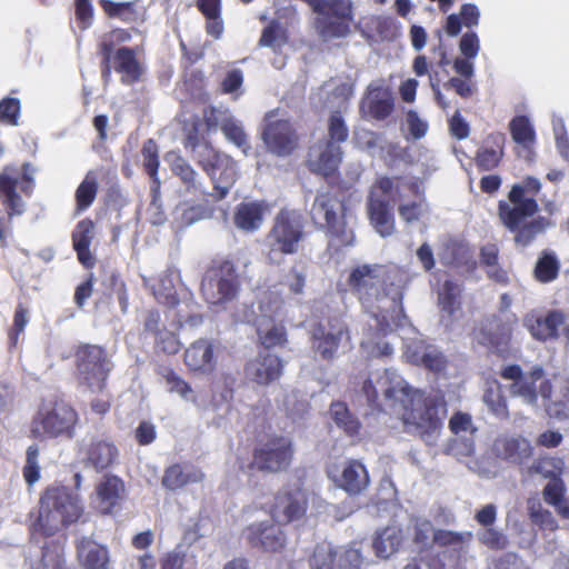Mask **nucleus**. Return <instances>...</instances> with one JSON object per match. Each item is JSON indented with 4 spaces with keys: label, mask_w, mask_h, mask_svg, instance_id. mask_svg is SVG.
Wrapping results in <instances>:
<instances>
[{
    "label": "nucleus",
    "mask_w": 569,
    "mask_h": 569,
    "mask_svg": "<svg viewBox=\"0 0 569 569\" xmlns=\"http://www.w3.org/2000/svg\"><path fill=\"white\" fill-rule=\"evenodd\" d=\"M506 137L501 132H491L477 150L475 162L480 171H491L499 167L505 154Z\"/></svg>",
    "instance_id": "29"
},
{
    "label": "nucleus",
    "mask_w": 569,
    "mask_h": 569,
    "mask_svg": "<svg viewBox=\"0 0 569 569\" xmlns=\"http://www.w3.org/2000/svg\"><path fill=\"white\" fill-rule=\"evenodd\" d=\"M82 513L83 507L79 497L69 488L49 486L40 496L38 516L30 526V532L43 538L52 537L77 522Z\"/></svg>",
    "instance_id": "3"
},
{
    "label": "nucleus",
    "mask_w": 569,
    "mask_h": 569,
    "mask_svg": "<svg viewBox=\"0 0 569 569\" xmlns=\"http://www.w3.org/2000/svg\"><path fill=\"white\" fill-rule=\"evenodd\" d=\"M247 545L266 553H281L287 547V533L278 522L259 521L247 526L241 533Z\"/></svg>",
    "instance_id": "17"
},
{
    "label": "nucleus",
    "mask_w": 569,
    "mask_h": 569,
    "mask_svg": "<svg viewBox=\"0 0 569 569\" xmlns=\"http://www.w3.org/2000/svg\"><path fill=\"white\" fill-rule=\"evenodd\" d=\"M80 456L86 468L101 472L117 463L119 449L112 439L96 436L80 449Z\"/></svg>",
    "instance_id": "22"
},
{
    "label": "nucleus",
    "mask_w": 569,
    "mask_h": 569,
    "mask_svg": "<svg viewBox=\"0 0 569 569\" xmlns=\"http://www.w3.org/2000/svg\"><path fill=\"white\" fill-rule=\"evenodd\" d=\"M472 532H455L446 529H438L433 532V542L439 547H455L461 550L465 543L472 540Z\"/></svg>",
    "instance_id": "55"
},
{
    "label": "nucleus",
    "mask_w": 569,
    "mask_h": 569,
    "mask_svg": "<svg viewBox=\"0 0 569 569\" xmlns=\"http://www.w3.org/2000/svg\"><path fill=\"white\" fill-rule=\"evenodd\" d=\"M113 69L121 74V82L131 84L140 80L142 68L137 60L136 51L129 47H121L112 54Z\"/></svg>",
    "instance_id": "37"
},
{
    "label": "nucleus",
    "mask_w": 569,
    "mask_h": 569,
    "mask_svg": "<svg viewBox=\"0 0 569 569\" xmlns=\"http://www.w3.org/2000/svg\"><path fill=\"white\" fill-rule=\"evenodd\" d=\"M181 349V342L174 332L162 330L154 337V350L168 356L177 355Z\"/></svg>",
    "instance_id": "60"
},
{
    "label": "nucleus",
    "mask_w": 569,
    "mask_h": 569,
    "mask_svg": "<svg viewBox=\"0 0 569 569\" xmlns=\"http://www.w3.org/2000/svg\"><path fill=\"white\" fill-rule=\"evenodd\" d=\"M99 6L109 19H119L128 24L143 21V13L138 9V0L121 2L99 0Z\"/></svg>",
    "instance_id": "41"
},
{
    "label": "nucleus",
    "mask_w": 569,
    "mask_h": 569,
    "mask_svg": "<svg viewBox=\"0 0 569 569\" xmlns=\"http://www.w3.org/2000/svg\"><path fill=\"white\" fill-rule=\"evenodd\" d=\"M99 184L97 174L90 170L86 173L84 179L80 182L74 192L76 210L82 212L94 202L98 193Z\"/></svg>",
    "instance_id": "46"
},
{
    "label": "nucleus",
    "mask_w": 569,
    "mask_h": 569,
    "mask_svg": "<svg viewBox=\"0 0 569 569\" xmlns=\"http://www.w3.org/2000/svg\"><path fill=\"white\" fill-rule=\"evenodd\" d=\"M261 345L266 349L283 347L288 342L287 329L283 325H272L268 330H258Z\"/></svg>",
    "instance_id": "58"
},
{
    "label": "nucleus",
    "mask_w": 569,
    "mask_h": 569,
    "mask_svg": "<svg viewBox=\"0 0 569 569\" xmlns=\"http://www.w3.org/2000/svg\"><path fill=\"white\" fill-rule=\"evenodd\" d=\"M218 343L200 338L184 350L183 362L192 373L211 375L217 367Z\"/></svg>",
    "instance_id": "24"
},
{
    "label": "nucleus",
    "mask_w": 569,
    "mask_h": 569,
    "mask_svg": "<svg viewBox=\"0 0 569 569\" xmlns=\"http://www.w3.org/2000/svg\"><path fill=\"white\" fill-rule=\"evenodd\" d=\"M207 158L199 161V167L212 182V197L216 201L223 200L238 180L236 161L219 150H209Z\"/></svg>",
    "instance_id": "15"
},
{
    "label": "nucleus",
    "mask_w": 569,
    "mask_h": 569,
    "mask_svg": "<svg viewBox=\"0 0 569 569\" xmlns=\"http://www.w3.org/2000/svg\"><path fill=\"white\" fill-rule=\"evenodd\" d=\"M371 31L378 41H395L399 34V26L390 17H376L371 20Z\"/></svg>",
    "instance_id": "53"
},
{
    "label": "nucleus",
    "mask_w": 569,
    "mask_h": 569,
    "mask_svg": "<svg viewBox=\"0 0 569 569\" xmlns=\"http://www.w3.org/2000/svg\"><path fill=\"white\" fill-rule=\"evenodd\" d=\"M210 132L204 128L200 118H194L184 128L182 144L186 150L194 154L197 164L202 158H207L209 150H217L209 140Z\"/></svg>",
    "instance_id": "31"
},
{
    "label": "nucleus",
    "mask_w": 569,
    "mask_h": 569,
    "mask_svg": "<svg viewBox=\"0 0 569 569\" xmlns=\"http://www.w3.org/2000/svg\"><path fill=\"white\" fill-rule=\"evenodd\" d=\"M347 211L343 196L337 190L319 191L310 209L313 224L325 231L329 238V246L337 249L355 243V232L346 221Z\"/></svg>",
    "instance_id": "5"
},
{
    "label": "nucleus",
    "mask_w": 569,
    "mask_h": 569,
    "mask_svg": "<svg viewBox=\"0 0 569 569\" xmlns=\"http://www.w3.org/2000/svg\"><path fill=\"white\" fill-rule=\"evenodd\" d=\"M327 476L337 488L349 496L361 495L370 485L366 466L357 459H349L341 467L336 463L329 466Z\"/></svg>",
    "instance_id": "19"
},
{
    "label": "nucleus",
    "mask_w": 569,
    "mask_h": 569,
    "mask_svg": "<svg viewBox=\"0 0 569 569\" xmlns=\"http://www.w3.org/2000/svg\"><path fill=\"white\" fill-rule=\"evenodd\" d=\"M492 450L498 458L518 465L532 455L529 441L522 437H498L493 442Z\"/></svg>",
    "instance_id": "34"
},
{
    "label": "nucleus",
    "mask_w": 569,
    "mask_h": 569,
    "mask_svg": "<svg viewBox=\"0 0 569 569\" xmlns=\"http://www.w3.org/2000/svg\"><path fill=\"white\" fill-rule=\"evenodd\" d=\"M79 415L64 399H43L30 422V437L40 441L48 439H72L76 436Z\"/></svg>",
    "instance_id": "7"
},
{
    "label": "nucleus",
    "mask_w": 569,
    "mask_h": 569,
    "mask_svg": "<svg viewBox=\"0 0 569 569\" xmlns=\"http://www.w3.org/2000/svg\"><path fill=\"white\" fill-rule=\"evenodd\" d=\"M40 473L39 448L37 445H32L27 448L26 463L22 468V476L29 488L40 479Z\"/></svg>",
    "instance_id": "56"
},
{
    "label": "nucleus",
    "mask_w": 569,
    "mask_h": 569,
    "mask_svg": "<svg viewBox=\"0 0 569 569\" xmlns=\"http://www.w3.org/2000/svg\"><path fill=\"white\" fill-rule=\"evenodd\" d=\"M74 379L79 387L91 392H103L113 370V362L106 347L79 342L72 350Z\"/></svg>",
    "instance_id": "8"
},
{
    "label": "nucleus",
    "mask_w": 569,
    "mask_h": 569,
    "mask_svg": "<svg viewBox=\"0 0 569 569\" xmlns=\"http://www.w3.org/2000/svg\"><path fill=\"white\" fill-rule=\"evenodd\" d=\"M478 541L490 550H503L508 547V537L500 530L489 527L477 533Z\"/></svg>",
    "instance_id": "59"
},
{
    "label": "nucleus",
    "mask_w": 569,
    "mask_h": 569,
    "mask_svg": "<svg viewBox=\"0 0 569 569\" xmlns=\"http://www.w3.org/2000/svg\"><path fill=\"white\" fill-rule=\"evenodd\" d=\"M21 113V103L17 98L6 97L0 100V122L17 126Z\"/></svg>",
    "instance_id": "61"
},
{
    "label": "nucleus",
    "mask_w": 569,
    "mask_h": 569,
    "mask_svg": "<svg viewBox=\"0 0 569 569\" xmlns=\"http://www.w3.org/2000/svg\"><path fill=\"white\" fill-rule=\"evenodd\" d=\"M78 558L84 569H106L108 551L93 540L82 537L76 543Z\"/></svg>",
    "instance_id": "40"
},
{
    "label": "nucleus",
    "mask_w": 569,
    "mask_h": 569,
    "mask_svg": "<svg viewBox=\"0 0 569 569\" xmlns=\"http://www.w3.org/2000/svg\"><path fill=\"white\" fill-rule=\"evenodd\" d=\"M221 131L229 141L234 143L244 152L250 148L247 133L244 132L243 128L233 120H227L226 122H223V124L221 126Z\"/></svg>",
    "instance_id": "62"
},
{
    "label": "nucleus",
    "mask_w": 569,
    "mask_h": 569,
    "mask_svg": "<svg viewBox=\"0 0 569 569\" xmlns=\"http://www.w3.org/2000/svg\"><path fill=\"white\" fill-rule=\"evenodd\" d=\"M308 498L300 488H282L273 497L269 513L274 522L290 523L305 517Z\"/></svg>",
    "instance_id": "18"
},
{
    "label": "nucleus",
    "mask_w": 569,
    "mask_h": 569,
    "mask_svg": "<svg viewBox=\"0 0 569 569\" xmlns=\"http://www.w3.org/2000/svg\"><path fill=\"white\" fill-rule=\"evenodd\" d=\"M461 288L452 280H446L438 293V303L443 313L452 318L461 309Z\"/></svg>",
    "instance_id": "47"
},
{
    "label": "nucleus",
    "mask_w": 569,
    "mask_h": 569,
    "mask_svg": "<svg viewBox=\"0 0 569 569\" xmlns=\"http://www.w3.org/2000/svg\"><path fill=\"white\" fill-rule=\"evenodd\" d=\"M347 286L365 311L375 318L386 310L383 302L387 299H390V308L393 310L402 305V290L387 287L385 267L381 264L363 263L356 266L350 270Z\"/></svg>",
    "instance_id": "4"
},
{
    "label": "nucleus",
    "mask_w": 569,
    "mask_h": 569,
    "mask_svg": "<svg viewBox=\"0 0 569 569\" xmlns=\"http://www.w3.org/2000/svg\"><path fill=\"white\" fill-rule=\"evenodd\" d=\"M560 263L552 252L543 251L535 266V279L541 283H549L557 279Z\"/></svg>",
    "instance_id": "49"
},
{
    "label": "nucleus",
    "mask_w": 569,
    "mask_h": 569,
    "mask_svg": "<svg viewBox=\"0 0 569 569\" xmlns=\"http://www.w3.org/2000/svg\"><path fill=\"white\" fill-rule=\"evenodd\" d=\"M204 478L203 471L196 466L173 463L164 469L161 485L167 490L177 491L187 485L202 482Z\"/></svg>",
    "instance_id": "32"
},
{
    "label": "nucleus",
    "mask_w": 569,
    "mask_h": 569,
    "mask_svg": "<svg viewBox=\"0 0 569 569\" xmlns=\"http://www.w3.org/2000/svg\"><path fill=\"white\" fill-rule=\"evenodd\" d=\"M283 372V362L280 357L270 352H259L254 359L244 366V376L248 380L260 386H268L278 380Z\"/></svg>",
    "instance_id": "25"
},
{
    "label": "nucleus",
    "mask_w": 569,
    "mask_h": 569,
    "mask_svg": "<svg viewBox=\"0 0 569 569\" xmlns=\"http://www.w3.org/2000/svg\"><path fill=\"white\" fill-rule=\"evenodd\" d=\"M403 181L402 176L396 177H380L377 179L371 188L367 202V211L370 223L381 237L391 236L395 231V218L390 210V204L387 199L380 198L376 194L379 190L383 196L390 194L395 191V197L398 200H403L405 194L400 192V182Z\"/></svg>",
    "instance_id": "11"
},
{
    "label": "nucleus",
    "mask_w": 569,
    "mask_h": 569,
    "mask_svg": "<svg viewBox=\"0 0 569 569\" xmlns=\"http://www.w3.org/2000/svg\"><path fill=\"white\" fill-rule=\"evenodd\" d=\"M94 223L91 219L80 220L72 231V247L77 253L79 262L88 269L96 266V258L90 251V244L93 239Z\"/></svg>",
    "instance_id": "33"
},
{
    "label": "nucleus",
    "mask_w": 569,
    "mask_h": 569,
    "mask_svg": "<svg viewBox=\"0 0 569 569\" xmlns=\"http://www.w3.org/2000/svg\"><path fill=\"white\" fill-rule=\"evenodd\" d=\"M278 110H271L263 118L261 139L266 149L277 157H289L299 147L300 137L289 119L279 118Z\"/></svg>",
    "instance_id": "14"
},
{
    "label": "nucleus",
    "mask_w": 569,
    "mask_h": 569,
    "mask_svg": "<svg viewBox=\"0 0 569 569\" xmlns=\"http://www.w3.org/2000/svg\"><path fill=\"white\" fill-rule=\"evenodd\" d=\"M499 375L502 379L512 381L509 388L512 396L521 397L531 405L537 401L536 385L545 375L541 366H535L529 372L523 373L519 365H508L501 369Z\"/></svg>",
    "instance_id": "21"
},
{
    "label": "nucleus",
    "mask_w": 569,
    "mask_h": 569,
    "mask_svg": "<svg viewBox=\"0 0 569 569\" xmlns=\"http://www.w3.org/2000/svg\"><path fill=\"white\" fill-rule=\"evenodd\" d=\"M402 189H407L410 194L417 198V200L412 202L400 203L398 207L400 218L407 223H412L418 221L425 211L426 197L423 183L420 178L413 177L406 179L403 177V181L400 182L401 193Z\"/></svg>",
    "instance_id": "30"
},
{
    "label": "nucleus",
    "mask_w": 569,
    "mask_h": 569,
    "mask_svg": "<svg viewBox=\"0 0 569 569\" xmlns=\"http://www.w3.org/2000/svg\"><path fill=\"white\" fill-rule=\"evenodd\" d=\"M36 169L30 162H23L20 167L13 163L6 164L0 171V203L7 216L0 218V240L6 238V231L10 229L11 220L26 211L24 197H31L34 188Z\"/></svg>",
    "instance_id": "6"
},
{
    "label": "nucleus",
    "mask_w": 569,
    "mask_h": 569,
    "mask_svg": "<svg viewBox=\"0 0 569 569\" xmlns=\"http://www.w3.org/2000/svg\"><path fill=\"white\" fill-rule=\"evenodd\" d=\"M566 321V315L561 310H550L545 317L536 312H529L523 317V326L531 337L538 341L557 339L558 329Z\"/></svg>",
    "instance_id": "26"
},
{
    "label": "nucleus",
    "mask_w": 569,
    "mask_h": 569,
    "mask_svg": "<svg viewBox=\"0 0 569 569\" xmlns=\"http://www.w3.org/2000/svg\"><path fill=\"white\" fill-rule=\"evenodd\" d=\"M517 322L515 315L506 319L499 315H491L481 321L477 329V339L480 345L506 359L511 353V340Z\"/></svg>",
    "instance_id": "16"
},
{
    "label": "nucleus",
    "mask_w": 569,
    "mask_h": 569,
    "mask_svg": "<svg viewBox=\"0 0 569 569\" xmlns=\"http://www.w3.org/2000/svg\"><path fill=\"white\" fill-rule=\"evenodd\" d=\"M349 138V128L345 121L342 112L335 110L328 118V139L325 141H332L337 146L346 142Z\"/></svg>",
    "instance_id": "54"
},
{
    "label": "nucleus",
    "mask_w": 569,
    "mask_h": 569,
    "mask_svg": "<svg viewBox=\"0 0 569 569\" xmlns=\"http://www.w3.org/2000/svg\"><path fill=\"white\" fill-rule=\"evenodd\" d=\"M529 516L531 521L542 529L555 530L558 527L552 513L542 508L540 502L529 506Z\"/></svg>",
    "instance_id": "63"
},
{
    "label": "nucleus",
    "mask_w": 569,
    "mask_h": 569,
    "mask_svg": "<svg viewBox=\"0 0 569 569\" xmlns=\"http://www.w3.org/2000/svg\"><path fill=\"white\" fill-rule=\"evenodd\" d=\"M541 190L540 181L535 177H526L522 183H516L508 193V201L498 202V218L501 224L515 233V243L521 247L529 246L538 234H541L551 224L546 217H537L528 222L539 211L535 196Z\"/></svg>",
    "instance_id": "2"
},
{
    "label": "nucleus",
    "mask_w": 569,
    "mask_h": 569,
    "mask_svg": "<svg viewBox=\"0 0 569 569\" xmlns=\"http://www.w3.org/2000/svg\"><path fill=\"white\" fill-rule=\"evenodd\" d=\"M402 542V536L399 530L387 527L379 531L372 541V548L378 558L388 559L398 551Z\"/></svg>",
    "instance_id": "44"
},
{
    "label": "nucleus",
    "mask_w": 569,
    "mask_h": 569,
    "mask_svg": "<svg viewBox=\"0 0 569 569\" xmlns=\"http://www.w3.org/2000/svg\"><path fill=\"white\" fill-rule=\"evenodd\" d=\"M156 373L160 376L168 386V391L187 398L192 392L191 386L169 366H158Z\"/></svg>",
    "instance_id": "51"
},
{
    "label": "nucleus",
    "mask_w": 569,
    "mask_h": 569,
    "mask_svg": "<svg viewBox=\"0 0 569 569\" xmlns=\"http://www.w3.org/2000/svg\"><path fill=\"white\" fill-rule=\"evenodd\" d=\"M509 130L513 141L526 149L533 147L536 142V132L528 117L516 116L509 123Z\"/></svg>",
    "instance_id": "48"
},
{
    "label": "nucleus",
    "mask_w": 569,
    "mask_h": 569,
    "mask_svg": "<svg viewBox=\"0 0 569 569\" xmlns=\"http://www.w3.org/2000/svg\"><path fill=\"white\" fill-rule=\"evenodd\" d=\"M543 500L556 508V511L563 519H569V501L565 498L566 486L559 476H553L545 486Z\"/></svg>",
    "instance_id": "43"
},
{
    "label": "nucleus",
    "mask_w": 569,
    "mask_h": 569,
    "mask_svg": "<svg viewBox=\"0 0 569 569\" xmlns=\"http://www.w3.org/2000/svg\"><path fill=\"white\" fill-rule=\"evenodd\" d=\"M407 356L412 365L422 367L433 373L445 371L448 366V359L443 352L430 345L410 348Z\"/></svg>",
    "instance_id": "36"
},
{
    "label": "nucleus",
    "mask_w": 569,
    "mask_h": 569,
    "mask_svg": "<svg viewBox=\"0 0 569 569\" xmlns=\"http://www.w3.org/2000/svg\"><path fill=\"white\" fill-rule=\"evenodd\" d=\"M365 559L361 552L357 549L350 548L345 550L338 560L339 569H361L363 567Z\"/></svg>",
    "instance_id": "64"
},
{
    "label": "nucleus",
    "mask_w": 569,
    "mask_h": 569,
    "mask_svg": "<svg viewBox=\"0 0 569 569\" xmlns=\"http://www.w3.org/2000/svg\"><path fill=\"white\" fill-rule=\"evenodd\" d=\"M293 453V443L290 438L270 435L256 445L248 468L269 473L286 471L292 462Z\"/></svg>",
    "instance_id": "12"
},
{
    "label": "nucleus",
    "mask_w": 569,
    "mask_h": 569,
    "mask_svg": "<svg viewBox=\"0 0 569 569\" xmlns=\"http://www.w3.org/2000/svg\"><path fill=\"white\" fill-rule=\"evenodd\" d=\"M383 395L392 409L401 408V420L407 430L416 432L428 445L436 441L448 413L442 392L426 393L397 383L388 387Z\"/></svg>",
    "instance_id": "1"
},
{
    "label": "nucleus",
    "mask_w": 569,
    "mask_h": 569,
    "mask_svg": "<svg viewBox=\"0 0 569 569\" xmlns=\"http://www.w3.org/2000/svg\"><path fill=\"white\" fill-rule=\"evenodd\" d=\"M98 506L102 515H110L126 497L124 481L116 475H106L96 487Z\"/></svg>",
    "instance_id": "27"
},
{
    "label": "nucleus",
    "mask_w": 569,
    "mask_h": 569,
    "mask_svg": "<svg viewBox=\"0 0 569 569\" xmlns=\"http://www.w3.org/2000/svg\"><path fill=\"white\" fill-rule=\"evenodd\" d=\"M30 569H71L66 560L63 542L60 540L47 541L41 548L40 558Z\"/></svg>",
    "instance_id": "42"
},
{
    "label": "nucleus",
    "mask_w": 569,
    "mask_h": 569,
    "mask_svg": "<svg viewBox=\"0 0 569 569\" xmlns=\"http://www.w3.org/2000/svg\"><path fill=\"white\" fill-rule=\"evenodd\" d=\"M172 173L180 179L187 191L197 189V172L192 166L181 156H174L170 163Z\"/></svg>",
    "instance_id": "52"
},
{
    "label": "nucleus",
    "mask_w": 569,
    "mask_h": 569,
    "mask_svg": "<svg viewBox=\"0 0 569 569\" xmlns=\"http://www.w3.org/2000/svg\"><path fill=\"white\" fill-rule=\"evenodd\" d=\"M306 236L303 217L297 210L281 209L266 236L267 259L279 264L286 256L297 254Z\"/></svg>",
    "instance_id": "9"
},
{
    "label": "nucleus",
    "mask_w": 569,
    "mask_h": 569,
    "mask_svg": "<svg viewBox=\"0 0 569 569\" xmlns=\"http://www.w3.org/2000/svg\"><path fill=\"white\" fill-rule=\"evenodd\" d=\"M360 108H367L370 118L383 121L393 112L395 99L388 88L371 83L367 88V97L362 99Z\"/></svg>",
    "instance_id": "28"
},
{
    "label": "nucleus",
    "mask_w": 569,
    "mask_h": 569,
    "mask_svg": "<svg viewBox=\"0 0 569 569\" xmlns=\"http://www.w3.org/2000/svg\"><path fill=\"white\" fill-rule=\"evenodd\" d=\"M350 340V330L342 316H331L313 323L310 330L312 351L325 361L337 358L339 348Z\"/></svg>",
    "instance_id": "13"
},
{
    "label": "nucleus",
    "mask_w": 569,
    "mask_h": 569,
    "mask_svg": "<svg viewBox=\"0 0 569 569\" xmlns=\"http://www.w3.org/2000/svg\"><path fill=\"white\" fill-rule=\"evenodd\" d=\"M330 413L335 423L343 430L348 437H358L361 430V422L353 416L348 406L342 401L332 402Z\"/></svg>",
    "instance_id": "45"
},
{
    "label": "nucleus",
    "mask_w": 569,
    "mask_h": 569,
    "mask_svg": "<svg viewBox=\"0 0 569 569\" xmlns=\"http://www.w3.org/2000/svg\"><path fill=\"white\" fill-rule=\"evenodd\" d=\"M142 168L151 181L150 194L152 203L160 199L161 180L159 178V148L153 139H148L141 148Z\"/></svg>",
    "instance_id": "35"
},
{
    "label": "nucleus",
    "mask_w": 569,
    "mask_h": 569,
    "mask_svg": "<svg viewBox=\"0 0 569 569\" xmlns=\"http://www.w3.org/2000/svg\"><path fill=\"white\" fill-rule=\"evenodd\" d=\"M337 552L327 541L319 542L312 549L308 558L310 569H333Z\"/></svg>",
    "instance_id": "50"
},
{
    "label": "nucleus",
    "mask_w": 569,
    "mask_h": 569,
    "mask_svg": "<svg viewBox=\"0 0 569 569\" xmlns=\"http://www.w3.org/2000/svg\"><path fill=\"white\" fill-rule=\"evenodd\" d=\"M342 154L340 146L332 141H319L309 150L307 167L312 173L329 178L338 171Z\"/></svg>",
    "instance_id": "23"
},
{
    "label": "nucleus",
    "mask_w": 569,
    "mask_h": 569,
    "mask_svg": "<svg viewBox=\"0 0 569 569\" xmlns=\"http://www.w3.org/2000/svg\"><path fill=\"white\" fill-rule=\"evenodd\" d=\"M267 209L263 202H241L236 208L233 222L240 230L253 232L261 227Z\"/></svg>",
    "instance_id": "38"
},
{
    "label": "nucleus",
    "mask_w": 569,
    "mask_h": 569,
    "mask_svg": "<svg viewBox=\"0 0 569 569\" xmlns=\"http://www.w3.org/2000/svg\"><path fill=\"white\" fill-rule=\"evenodd\" d=\"M196 7L204 18L206 33L214 40L221 39L224 32L222 0H196Z\"/></svg>",
    "instance_id": "39"
},
{
    "label": "nucleus",
    "mask_w": 569,
    "mask_h": 569,
    "mask_svg": "<svg viewBox=\"0 0 569 569\" xmlns=\"http://www.w3.org/2000/svg\"><path fill=\"white\" fill-rule=\"evenodd\" d=\"M240 276L234 261L226 257H214L207 267L200 286L204 300L214 306L224 305L238 297Z\"/></svg>",
    "instance_id": "10"
},
{
    "label": "nucleus",
    "mask_w": 569,
    "mask_h": 569,
    "mask_svg": "<svg viewBox=\"0 0 569 569\" xmlns=\"http://www.w3.org/2000/svg\"><path fill=\"white\" fill-rule=\"evenodd\" d=\"M319 14V33L323 38H343L350 32L352 8L346 0H331Z\"/></svg>",
    "instance_id": "20"
},
{
    "label": "nucleus",
    "mask_w": 569,
    "mask_h": 569,
    "mask_svg": "<svg viewBox=\"0 0 569 569\" xmlns=\"http://www.w3.org/2000/svg\"><path fill=\"white\" fill-rule=\"evenodd\" d=\"M483 401L488 406L492 415L499 419H508L509 411L507 406V399L503 396L500 386L496 389L489 388L485 391Z\"/></svg>",
    "instance_id": "57"
}]
</instances>
